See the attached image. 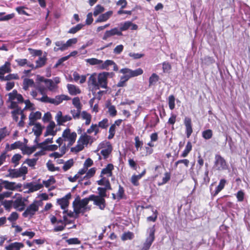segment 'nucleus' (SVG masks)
<instances>
[{
	"mask_svg": "<svg viewBox=\"0 0 250 250\" xmlns=\"http://www.w3.org/2000/svg\"><path fill=\"white\" fill-rule=\"evenodd\" d=\"M10 64L11 63H4V65L0 67V80L9 81L11 80L19 79V77L17 74H10L4 77V75L5 73L11 72Z\"/></svg>",
	"mask_w": 250,
	"mask_h": 250,
	"instance_id": "nucleus-1",
	"label": "nucleus"
},
{
	"mask_svg": "<svg viewBox=\"0 0 250 250\" xmlns=\"http://www.w3.org/2000/svg\"><path fill=\"white\" fill-rule=\"evenodd\" d=\"M89 201V196L88 197L84 198L82 200H81L78 196L73 202L74 212L77 214L80 213L81 209L85 208Z\"/></svg>",
	"mask_w": 250,
	"mask_h": 250,
	"instance_id": "nucleus-2",
	"label": "nucleus"
},
{
	"mask_svg": "<svg viewBox=\"0 0 250 250\" xmlns=\"http://www.w3.org/2000/svg\"><path fill=\"white\" fill-rule=\"evenodd\" d=\"M8 174L6 175L7 177L11 178H16L23 176V179H25V175L28 172L27 167L22 166L19 169H11L8 170Z\"/></svg>",
	"mask_w": 250,
	"mask_h": 250,
	"instance_id": "nucleus-3",
	"label": "nucleus"
},
{
	"mask_svg": "<svg viewBox=\"0 0 250 250\" xmlns=\"http://www.w3.org/2000/svg\"><path fill=\"white\" fill-rule=\"evenodd\" d=\"M147 231L149 232V235L146 238L141 250H148L155 240V233L156 231L155 225H153L152 227L149 228L147 229Z\"/></svg>",
	"mask_w": 250,
	"mask_h": 250,
	"instance_id": "nucleus-4",
	"label": "nucleus"
},
{
	"mask_svg": "<svg viewBox=\"0 0 250 250\" xmlns=\"http://www.w3.org/2000/svg\"><path fill=\"white\" fill-rule=\"evenodd\" d=\"M62 137L64 142H68L67 147H69L75 142L77 138V133L75 132H71L69 128H67L63 130Z\"/></svg>",
	"mask_w": 250,
	"mask_h": 250,
	"instance_id": "nucleus-5",
	"label": "nucleus"
},
{
	"mask_svg": "<svg viewBox=\"0 0 250 250\" xmlns=\"http://www.w3.org/2000/svg\"><path fill=\"white\" fill-rule=\"evenodd\" d=\"M39 201H34L30 204L22 213L23 217L31 218L39 210Z\"/></svg>",
	"mask_w": 250,
	"mask_h": 250,
	"instance_id": "nucleus-6",
	"label": "nucleus"
},
{
	"mask_svg": "<svg viewBox=\"0 0 250 250\" xmlns=\"http://www.w3.org/2000/svg\"><path fill=\"white\" fill-rule=\"evenodd\" d=\"M90 201L93 202V204L97 206L99 209L104 210L106 207V201L104 198L98 196L95 194L89 195Z\"/></svg>",
	"mask_w": 250,
	"mask_h": 250,
	"instance_id": "nucleus-7",
	"label": "nucleus"
},
{
	"mask_svg": "<svg viewBox=\"0 0 250 250\" xmlns=\"http://www.w3.org/2000/svg\"><path fill=\"white\" fill-rule=\"evenodd\" d=\"M214 167L217 170H223L227 168V164L223 157L219 154H216Z\"/></svg>",
	"mask_w": 250,
	"mask_h": 250,
	"instance_id": "nucleus-8",
	"label": "nucleus"
},
{
	"mask_svg": "<svg viewBox=\"0 0 250 250\" xmlns=\"http://www.w3.org/2000/svg\"><path fill=\"white\" fill-rule=\"evenodd\" d=\"M112 75V73L104 72L100 73L98 76V88L102 87L103 88H107V77L109 75Z\"/></svg>",
	"mask_w": 250,
	"mask_h": 250,
	"instance_id": "nucleus-9",
	"label": "nucleus"
},
{
	"mask_svg": "<svg viewBox=\"0 0 250 250\" xmlns=\"http://www.w3.org/2000/svg\"><path fill=\"white\" fill-rule=\"evenodd\" d=\"M101 148H103L101 150L100 153L103 156L104 160L107 159L112 151V146L109 142H106L105 143H103L101 144Z\"/></svg>",
	"mask_w": 250,
	"mask_h": 250,
	"instance_id": "nucleus-10",
	"label": "nucleus"
},
{
	"mask_svg": "<svg viewBox=\"0 0 250 250\" xmlns=\"http://www.w3.org/2000/svg\"><path fill=\"white\" fill-rule=\"evenodd\" d=\"M71 198V194L70 192L67 193L62 198L58 199L57 201V204L60 206L62 209H65L69 206V200Z\"/></svg>",
	"mask_w": 250,
	"mask_h": 250,
	"instance_id": "nucleus-11",
	"label": "nucleus"
},
{
	"mask_svg": "<svg viewBox=\"0 0 250 250\" xmlns=\"http://www.w3.org/2000/svg\"><path fill=\"white\" fill-rule=\"evenodd\" d=\"M55 118L59 125H62L63 123L72 120V117L70 115L62 116L61 111L57 112Z\"/></svg>",
	"mask_w": 250,
	"mask_h": 250,
	"instance_id": "nucleus-12",
	"label": "nucleus"
},
{
	"mask_svg": "<svg viewBox=\"0 0 250 250\" xmlns=\"http://www.w3.org/2000/svg\"><path fill=\"white\" fill-rule=\"evenodd\" d=\"M184 123L186 127V136L188 138L193 132L191 118L188 117H186L184 119Z\"/></svg>",
	"mask_w": 250,
	"mask_h": 250,
	"instance_id": "nucleus-13",
	"label": "nucleus"
},
{
	"mask_svg": "<svg viewBox=\"0 0 250 250\" xmlns=\"http://www.w3.org/2000/svg\"><path fill=\"white\" fill-rule=\"evenodd\" d=\"M116 35L118 36L122 35V33L120 31V29L117 27L106 31L103 37V40H106L107 38Z\"/></svg>",
	"mask_w": 250,
	"mask_h": 250,
	"instance_id": "nucleus-14",
	"label": "nucleus"
},
{
	"mask_svg": "<svg viewBox=\"0 0 250 250\" xmlns=\"http://www.w3.org/2000/svg\"><path fill=\"white\" fill-rule=\"evenodd\" d=\"M93 142V137L87 135L86 133L82 134L78 140V143H81L84 145L87 146L89 143L91 144Z\"/></svg>",
	"mask_w": 250,
	"mask_h": 250,
	"instance_id": "nucleus-15",
	"label": "nucleus"
},
{
	"mask_svg": "<svg viewBox=\"0 0 250 250\" xmlns=\"http://www.w3.org/2000/svg\"><path fill=\"white\" fill-rule=\"evenodd\" d=\"M24 188H28L27 193L33 192L37 191L43 188V185L42 184H33V183H28L24 185Z\"/></svg>",
	"mask_w": 250,
	"mask_h": 250,
	"instance_id": "nucleus-16",
	"label": "nucleus"
},
{
	"mask_svg": "<svg viewBox=\"0 0 250 250\" xmlns=\"http://www.w3.org/2000/svg\"><path fill=\"white\" fill-rule=\"evenodd\" d=\"M13 207L20 211H22L24 209L25 203L21 196L18 197L13 201Z\"/></svg>",
	"mask_w": 250,
	"mask_h": 250,
	"instance_id": "nucleus-17",
	"label": "nucleus"
},
{
	"mask_svg": "<svg viewBox=\"0 0 250 250\" xmlns=\"http://www.w3.org/2000/svg\"><path fill=\"white\" fill-rule=\"evenodd\" d=\"M114 169V166L112 164H108L106 167L103 168L101 172L100 177H103L104 175H106L107 177L112 175V170Z\"/></svg>",
	"mask_w": 250,
	"mask_h": 250,
	"instance_id": "nucleus-18",
	"label": "nucleus"
},
{
	"mask_svg": "<svg viewBox=\"0 0 250 250\" xmlns=\"http://www.w3.org/2000/svg\"><path fill=\"white\" fill-rule=\"evenodd\" d=\"M42 117V113L40 111H36L35 113L31 112L29 116L30 125H33L35 121L38 119H40Z\"/></svg>",
	"mask_w": 250,
	"mask_h": 250,
	"instance_id": "nucleus-19",
	"label": "nucleus"
},
{
	"mask_svg": "<svg viewBox=\"0 0 250 250\" xmlns=\"http://www.w3.org/2000/svg\"><path fill=\"white\" fill-rule=\"evenodd\" d=\"M63 219H64V225H59V226H57L55 227L53 229L54 231L58 232V231H62L64 229L67 225L72 224L74 222L73 221L68 219L67 216L66 215H63Z\"/></svg>",
	"mask_w": 250,
	"mask_h": 250,
	"instance_id": "nucleus-20",
	"label": "nucleus"
},
{
	"mask_svg": "<svg viewBox=\"0 0 250 250\" xmlns=\"http://www.w3.org/2000/svg\"><path fill=\"white\" fill-rule=\"evenodd\" d=\"M70 99V98L69 97L65 95H58L55 98H52V104L57 105L62 103L63 101H67Z\"/></svg>",
	"mask_w": 250,
	"mask_h": 250,
	"instance_id": "nucleus-21",
	"label": "nucleus"
},
{
	"mask_svg": "<svg viewBox=\"0 0 250 250\" xmlns=\"http://www.w3.org/2000/svg\"><path fill=\"white\" fill-rule=\"evenodd\" d=\"M107 185H105V187L104 188L102 187H98L97 190L98 191L99 195L98 196H101L102 198H104L107 196L106 195V190H111L112 188L110 185V183H108L107 182Z\"/></svg>",
	"mask_w": 250,
	"mask_h": 250,
	"instance_id": "nucleus-22",
	"label": "nucleus"
},
{
	"mask_svg": "<svg viewBox=\"0 0 250 250\" xmlns=\"http://www.w3.org/2000/svg\"><path fill=\"white\" fill-rule=\"evenodd\" d=\"M24 247L23 243L21 242H14L6 246L5 249L6 250H20Z\"/></svg>",
	"mask_w": 250,
	"mask_h": 250,
	"instance_id": "nucleus-23",
	"label": "nucleus"
},
{
	"mask_svg": "<svg viewBox=\"0 0 250 250\" xmlns=\"http://www.w3.org/2000/svg\"><path fill=\"white\" fill-rule=\"evenodd\" d=\"M55 126V124L54 122H51L49 125L46 127V131L44 133V136L46 137L49 135L54 136L56 134V132L54 131V128Z\"/></svg>",
	"mask_w": 250,
	"mask_h": 250,
	"instance_id": "nucleus-24",
	"label": "nucleus"
},
{
	"mask_svg": "<svg viewBox=\"0 0 250 250\" xmlns=\"http://www.w3.org/2000/svg\"><path fill=\"white\" fill-rule=\"evenodd\" d=\"M227 181L225 179H222L220 180L219 185L216 187L214 193H211L213 197L216 196L225 187Z\"/></svg>",
	"mask_w": 250,
	"mask_h": 250,
	"instance_id": "nucleus-25",
	"label": "nucleus"
},
{
	"mask_svg": "<svg viewBox=\"0 0 250 250\" xmlns=\"http://www.w3.org/2000/svg\"><path fill=\"white\" fill-rule=\"evenodd\" d=\"M67 87L69 94L71 95H76L81 92L80 89L74 84H68Z\"/></svg>",
	"mask_w": 250,
	"mask_h": 250,
	"instance_id": "nucleus-26",
	"label": "nucleus"
},
{
	"mask_svg": "<svg viewBox=\"0 0 250 250\" xmlns=\"http://www.w3.org/2000/svg\"><path fill=\"white\" fill-rule=\"evenodd\" d=\"M112 12L109 11L106 13L103 14L99 16L98 19L95 21L96 23L106 21L112 15Z\"/></svg>",
	"mask_w": 250,
	"mask_h": 250,
	"instance_id": "nucleus-27",
	"label": "nucleus"
},
{
	"mask_svg": "<svg viewBox=\"0 0 250 250\" xmlns=\"http://www.w3.org/2000/svg\"><path fill=\"white\" fill-rule=\"evenodd\" d=\"M34 127L33 128V132L36 137H39L42 133L43 127L39 123H35Z\"/></svg>",
	"mask_w": 250,
	"mask_h": 250,
	"instance_id": "nucleus-28",
	"label": "nucleus"
},
{
	"mask_svg": "<svg viewBox=\"0 0 250 250\" xmlns=\"http://www.w3.org/2000/svg\"><path fill=\"white\" fill-rule=\"evenodd\" d=\"M88 84L89 86H92L94 88L98 86L97 77L96 74H92L88 79Z\"/></svg>",
	"mask_w": 250,
	"mask_h": 250,
	"instance_id": "nucleus-29",
	"label": "nucleus"
},
{
	"mask_svg": "<svg viewBox=\"0 0 250 250\" xmlns=\"http://www.w3.org/2000/svg\"><path fill=\"white\" fill-rule=\"evenodd\" d=\"M36 149L37 146L35 145L31 147L25 146L24 147L21 148V150H22L23 154L30 155L34 151H35Z\"/></svg>",
	"mask_w": 250,
	"mask_h": 250,
	"instance_id": "nucleus-30",
	"label": "nucleus"
},
{
	"mask_svg": "<svg viewBox=\"0 0 250 250\" xmlns=\"http://www.w3.org/2000/svg\"><path fill=\"white\" fill-rule=\"evenodd\" d=\"M55 45L57 47L54 48L55 51H58L59 50L63 51L67 49L66 43L63 41H57L55 42Z\"/></svg>",
	"mask_w": 250,
	"mask_h": 250,
	"instance_id": "nucleus-31",
	"label": "nucleus"
},
{
	"mask_svg": "<svg viewBox=\"0 0 250 250\" xmlns=\"http://www.w3.org/2000/svg\"><path fill=\"white\" fill-rule=\"evenodd\" d=\"M12 183H10L9 181L0 179V192L2 190L3 188L8 190V188H11V186H12Z\"/></svg>",
	"mask_w": 250,
	"mask_h": 250,
	"instance_id": "nucleus-32",
	"label": "nucleus"
},
{
	"mask_svg": "<svg viewBox=\"0 0 250 250\" xmlns=\"http://www.w3.org/2000/svg\"><path fill=\"white\" fill-rule=\"evenodd\" d=\"M192 148V146L191 143L190 141L188 142L186 146V147L180 156L183 158L186 157L191 151Z\"/></svg>",
	"mask_w": 250,
	"mask_h": 250,
	"instance_id": "nucleus-33",
	"label": "nucleus"
},
{
	"mask_svg": "<svg viewBox=\"0 0 250 250\" xmlns=\"http://www.w3.org/2000/svg\"><path fill=\"white\" fill-rule=\"evenodd\" d=\"M22 111H23V110H21V108L19 107L17 109H15L11 111V113L12 118L16 122L18 121L19 115H21Z\"/></svg>",
	"mask_w": 250,
	"mask_h": 250,
	"instance_id": "nucleus-34",
	"label": "nucleus"
},
{
	"mask_svg": "<svg viewBox=\"0 0 250 250\" xmlns=\"http://www.w3.org/2000/svg\"><path fill=\"white\" fill-rule=\"evenodd\" d=\"M81 116L83 120H85V125H89L91 121V115L86 111H83L81 113Z\"/></svg>",
	"mask_w": 250,
	"mask_h": 250,
	"instance_id": "nucleus-35",
	"label": "nucleus"
},
{
	"mask_svg": "<svg viewBox=\"0 0 250 250\" xmlns=\"http://www.w3.org/2000/svg\"><path fill=\"white\" fill-rule=\"evenodd\" d=\"M159 80V76L156 73H153L149 78V86L156 84Z\"/></svg>",
	"mask_w": 250,
	"mask_h": 250,
	"instance_id": "nucleus-36",
	"label": "nucleus"
},
{
	"mask_svg": "<svg viewBox=\"0 0 250 250\" xmlns=\"http://www.w3.org/2000/svg\"><path fill=\"white\" fill-rule=\"evenodd\" d=\"M93 132H94L95 135H96L99 133L100 130L99 128H98V126H97V124H92L91 125L90 127L88 129H87L86 133L90 134L92 133Z\"/></svg>",
	"mask_w": 250,
	"mask_h": 250,
	"instance_id": "nucleus-37",
	"label": "nucleus"
},
{
	"mask_svg": "<svg viewBox=\"0 0 250 250\" xmlns=\"http://www.w3.org/2000/svg\"><path fill=\"white\" fill-rule=\"evenodd\" d=\"M34 84L33 80L30 79H25L23 82V88L27 90L29 87L32 86Z\"/></svg>",
	"mask_w": 250,
	"mask_h": 250,
	"instance_id": "nucleus-38",
	"label": "nucleus"
},
{
	"mask_svg": "<svg viewBox=\"0 0 250 250\" xmlns=\"http://www.w3.org/2000/svg\"><path fill=\"white\" fill-rule=\"evenodd\" d=\"M50 220L52 225L55 224L56 223H61V225H64V219L62 220L61 219H58L57 216H55L53 215H50L49 216Z\"/></svg>",
	"mask_w": 250,
	"mask_h": 250,
	"instance_id": "nucleus-39",
	"label": "nucleus"
},
{
	"mask_svg": "<svg viewBox=\"0 0 250 250\" xmlns=\"http://www.w3.org/2000/svg\"><path fill=\"white\" fill-rule=\"evenodd\" d=\"M109 126L108 120L107 118H104L102 121L98 123L97 126L98 128H101L102 129H107Z\"/></svg>",
	"mask_w": 250,
	"mask_h": 250,
	"instance_id": "nucleus-40",
	"label": "nucleus"
},
{
	"mask_svg": "<svg viewBox=\"0 0 250 250\" xmlns=\"http://www.w3.org/2000/svg\"><path fill=\"white\" fill-rule=\"evenodd\" d=\"M202 137L206 140H209L212 137L213 131L211 129H208L202 132Z\"/></svg>",
	"mask_w": 250,
	"mask_h": 250,
	"instance_id": "nucleus-41",
	"label": "nucleus"
},
{
	"mask_svg": "<svg viewBox=\"0 0 250 250\" xmlns=\"http://www.w3.org/2000/svg\"><path fill=\"white\" fill-rule=\"evenodd\" d=\"M134 237V235L133 232L131 231H127L124 232L122 237L121 239L123 241H126L127 240H132Z\"/></svg>",
	"mask_w": 250,
	"mask_h": 250,
	"instance_id": "nucleus-42",
	"label": "nucleus"
},
{
	"mask_svg": "<svg viewBox=\"0 0 250 250\" xmlns=\"http://www.w3.org/2000/svg\"><path fill=\"white\" fill-rule=\"evenodd\" d=\"M125 193L124 188L120 185L119 186L118 191L117 193V199L118 200L125 198Z\"/></svg>",
	"mask_w": 250,
	"mask_h": 250,
	"instance_id": "nucleus-43",
	"label": "nucleus"
},
{
	"mask_svg": "<svg viewBox=\"0 0 250 250\" xmlns=\"http://www.w3.org/2000/svg\"><path fill=\"white\" fill-rule=\"evenodd\" d=\"M74 165V161L73 159H70L65 162L62 167V169L64 171H66L69 169Z\"/></svg>",
	"mask_w": 250,
	"mask_h": 250,
	"instance_id": "nucleus-44",
	"label": "nucleus"
},
{
	"mask_svg": "<svg viewBox=\"0 0 250 250\" xmlns=\"http://www.w3.org/2000/svg\"><path fill=\"white\" fill-rule=\"evenodd\" d=\"M83 26L84 25L82 23L78 24L75 26L71 28L68 31V33L70 34H75L80 30Z\"/></svg>",
	"mask_w": 250,
	"mask_h": 250,
	"instance_id": "nucleus-45",
	"label": "nucleus"
},
{
	"mask_svg": "<svg viewBox=\"0 0 250 250\" xmlns=\"http://www.w3.org/2000/svg\"><path fill=\"white\" fill-rule=\"evenodd\" d=\"M171 173L169 172H166L164 174V177L163 178L162 182L158 183L159 186L163 185L167 183L170 179Z\"/></svg>",
	"mask_w": 250,
	"mask_h": 250,
	"instance_id": "nucleus-46",
	"label": "nucleus"
},
{
	"mask_svg": "<svg viewBox=\"0 0 250 250\" xmlns=\"http://www.w3.org/2000/svg\"><path fill=\"white\" fill-rule=\"evenodd\" d=\"M2 205L3 206L5 209L7 210H10L13 207V200H4L2 202Z\"/></svg>",
	"mask_w": 250,
	"mask_h": 250,
	"instance_id": "nucleus-47",
	"label": "nucleus"
},
{
	"mask_svg": "<svg viewBox=\"0 0 250 250\" xmlns=\"http://www.w3.org/2000/svg\"><path fill=\"white\" fill-rule=\"evenodd\" d=\"M108 112L110 116L115 117L117 115V111L115 106L113 105H109L107 106Z\"/></svg>",
	"mask_w": 250,
	"mask_h": 250,
	"instance_id": "nucleus-48",
	"label": "nucleus"
},
{
	"mask_svg": "<svg viewBox=\"0 0 250 250\" xmlns=\"http://www.w3.org/2000/svg\"><path fill=\"white\" fill-rule=\"evenodd\" d=\"M56 182L55 179L53 176H51L47 180L43 181V186L44 185L46 188H48L51 185L55 184Z\"/></svg>",
	"mask_w": 250,
	"mask_h": 250,
	"instance_id": "nucleus-49",
	"label": "nucleus"
},
{
	"mask_svg": "<svg viewBox=\"0 0 250 250\" xmlns=\"http://www.w3.org/2000/svg\"><path fill=\"white\" fill-rule=\"evenodd\" d=\"M72 104L77 109H82V105L78 97H75L72 99Z\"/></svg>",
	"mask_w": 250,
	"mask_h": 250,
	"instance_id": "nucleus-50",
	"label": "nucleus"
},
{
	"mask_svg": "<svg viewBox=\"0 0 250 250\" xmlns=\"http://www.w3.org/2000/svg\"><path fill=\"white\" fill-rule=\"evenodd\" d=\"M108 132L109 135L108 136V139H111L113 138L116 132V126L113 124L111 125L109 128Z\"/></svg>",
	"mask_w": 250,
	"mask_h": 250,
	"instance_id": "nucleus-51",
	"label": "nucleus"
},
{
	"mask_svg": "<svg viewBox=\"0 0 250 250\" xmlns=\"http://www.w3.org/2000/svg\"><path fill=\"white\" fill-rule=\"evenodd\" d=\"M175 97L173 95H171L168 97V106L171 110H173L175 108Z\"/></svg>",
	"mask_w": 250,
	"mask_h": 250,
	"instance_id": "nucleus-52",
	"label": "nucleus"
},
{
	"mask_svg": "<svg viewBox=\"0 0 250 250\" xmlns=\"http://www.w3.org/2000/svg\"><path fill=\"white\" fill-rule=\"evenodd\" d=\"M45 82L49 90L52 91L57 87L55 83L51 80H46Z\"/></svg>",
	"mask_w": 250,
	"mask_h": 250,
	"instance_id": "nucleus-53",
	"label": "nucleus"
},
{
	"mask_svg": "<svg viewBox=\"0 0 250 250\" xmlns=\"http://www.w3.org/2000/svg\"><path fill=\"white\" fill-rule=\"evenodd\" d=\"M66 242L68 245H80L81 243V241L78 238H71L66 240Z\"/></svg>",
	"mask_w": 250,
	"mask_h": 250,
	"instance_id": "nucleus-54",
	"label": "nucleus"
},
{
	"mask_svg": "<svg viewBox=\"0 0 250 250\" xmlns=\"http://www.w3.org/2000/svg\"><path fill=\"white\" fill-rule=\"evenodd\" d=\"M9 134V133L7 130L6 127L0 128V142Z\"/></svg>",
	"mask_w": 250,
	"mask_h": 250,
	"instance_id": "nucleus-55",
	"label": "nucleus"
},
{
	"mask_svg": "<svg viewBox=\"0 0 250 250\" xmlns=\"http://www.w3.org/2000/svg\"><path fill=\"white\" fill-rule=\"evenodd\" d=\"M21 158V156L20 154H16L13 156L11 159V162L15 164V167H16L19 165V162Z\"/></svg>",
	"mask_w": 250,
	"mask_h": 250,
	"instance_id": "nucleus-56",
	"label": "nucleus"
},
{
	"mask_svg": "<svg viewBox=\"0 0 250 250\" xmlns=\"http://www.w3.org/2000/svg\"><path fill=\"white\" fill-rule=\"evenodd\" d=\"M128 79L125 76H122L120 78L119 82L117 83V86L118 87H125L126 85V82Z\"/></svg>",
	"mask_w": 250,
	"mask_h": 250,
	"instance_id": "nucleus-57",
	"label": "nucleus"
},
{
	"mask_svg": "<svg viewBox=\"0 0 250 250\" xmlns=\"http://www.w3.org/2000/svg\"><path fill=\"white\" fill-rule=\"evenodd\" d=\"M104 9L103 6H101L100 4H98L94 8V11L93 12V15L94 16H97L99 14L101 13L104 11Z\"/></svg>",
	"mask_w": 250,
	"mask_h": 250,
	"instance_id": "nucleus-58",
	"label": "nucleus"
},
{
	"mask_svg": "<svg viewBox=\"0 0 250 250\" xmlns=\"http://www.w3.org/2000/svg\"><path fill=\"white\" fill-rule=\"evenodd\" d=\"M81 110L82 109H77L76 110L75 109L71 110L70 113L74 119H78L80 118L81 114Z\"/></svg>",
	"mask_w": 250,
	"mask_h": 250,
	"instance_id": "nucleus-59",
	"label": "nucleus"
},
{
	"mask_svg": "<svg viewBox=\"0 0 250 250\" xmlns=\"http://www.w3.org/2000/svg\"><path fill=\"white\" fill-rule=\"evenodd\" d=\"M131 69L127 68H123V69H121L120 71V72L121 73L125 74V75H124V76L127 78L128 80L131 78Z\"/></svg>",
	"mask_w": 250,
	"mask_h": 250,
	"instance_id": "nucleus-60",
	"label": "nucleus"
},
{
	"mask_svg": "<svg viewBox=\"0 0 250 250\" xmlns=\"http://www.w3.org/2000/svg\"><path fill=\"white\" fill-rule=\"evenodd\" d=\"M84 148V146L80 143H78V144L75 146L71 147V151L75 152L76 153L82 151Z\"/></svg>",
	"mask_w": 250,
	"mask_h": 250,
	"instance_id": "nucleus-61",
	"label": "nucleus"
},
{
	"mask_svg": "<svg viewBox=\"0 0 250 250\" xmlns=\"http://www.w3.org/2000/svg\"><path fill=\"white\" fill-rule=\"evenodd\" d=\"M131 26V22L130 21H126L123 23L121 24V27L120 31L122 32L123 31H125L129 29Z\"/></svg>",
	"mask_w": 250,
	"mask_h": 250,
	"instance_id": "nucleus-62",
	"label": "nucleus"
},
{
	"mask_svg": "<svg viewBox=\"0 0 250 250\" xmlns=\"http://www.w3.org/2000/svg\"><path fill=\"white\" fill-rule=\"evenodd\" d=\"M95 172H96L95 167L91 168L86 172L85 176H84L83 177V179L90 178L93 177L95 175Z\"/></svg>",
	"mask_w": 250,
	"mask_h": 250,
	"instance_id": "nucleus-63",
	"label": "nucleus"
},
{
	"mask_svg": "<svg viewBox=\"0 0 250 250\" xmlns=\"http://www.w3.org/2000/svg\"><path fill=\"white\" fill-rule=\"evenodd\" d=\"M131 78H132L142 75L143 73V70L142 68H139L134 70H131Z\"/></svg>",
	"mask_w": 250,
	"mask_h": 250,
	"instance_id": "nucleus-64",
	"label": "nucleus"
}]
</instances>
